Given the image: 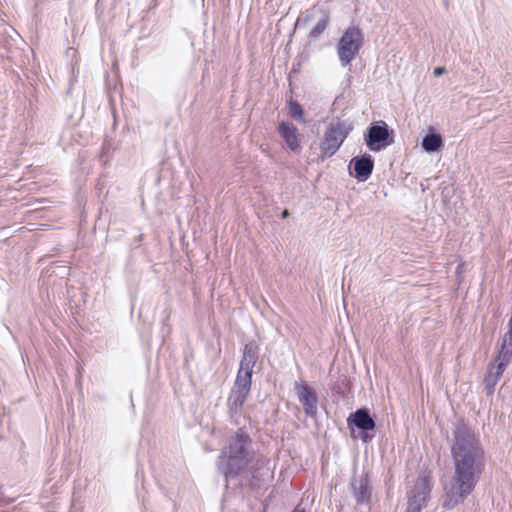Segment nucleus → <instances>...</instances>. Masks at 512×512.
Wrapping results in <instances>:
<instances>
[{
    "mask_svg": "<svg viewBox=\"0 0 512 512\" xmlns=\"http://www.w3.org/2000/svg\"><path fill=\"white\" fill-rule=\"evenodd\" d=\"M512 361V354L497 348L496 353L487 365L484 376V389L487 396H491L495 392V386L502 377L504 371Z\"/></svg>",
    "mask_w": 512,
    "mask_h": 512,
    "instance_id": "1a4fd4ad",
    "label": "nucleus"
},
{
    "mask_svg": "<svg viewBox=\"0 0 512 512\" xmlns=\"http://www.w3.org/2000/svg\"><path fill=\"white\" fill-rule=\"evenodd\" d=\"M143 241V234H139L135 239H134V242L132 244V248H137L141 242Z\"/></svg>",
    "mask_w": 512,
    "mask_h": 512,
    "instance_id": "412c9836",
    "label": "nucleus"
},
{
    "mask_svg": "<svg viewBox=\"0 0 512 512\" xmlns=\"http://www.w3.org/2000/svg\"><path fill=\"white\" fill-rule=\"evenodd\" d=\"M292 512H306V510L304 508H295Z\"/></svg>",
    "mask_w": 512,
    "mask_h": 512,
    "instance_id": "b1692460",
    "label": "nucleus"
},
{
    "mask_svg": "<svg viewBox=\"0 0 512 512\" xmlns=\"http://www.w3.org/2000/svg\"><path fill=\"white\" fill-rule=\"evenodd\" d=\"M289 215H290V213H289L288 209H284V210L281 212V218H282V219H286V218H288V217H289Z\"/></svg>",
    "mask_w": 512,
    "mask_h": 512,
    "instance_id": "5701e85b",
    "label": "nucleus"
},
{
    "mask_svg": "<svg viewBox=\"0 0 512 512\" xmlns=\"http://www.w3.org/2000/svg\"><path fill=\"white\" fill-rule=\"evenodd\" d=\"M365 43L364 33L359 26H348L336 44V51L342 67H346L358 55Z\"/></svg>",
    "mask_w": 512,
    "mask_h": 512,
    "instance_id": "423d86ee",
    "label": "nucleus"
},
{
    "mask_svg": "<svg viewBox=\"0 0 512 512\" xmlns=\"http://www.w3.org/2000/svg\"><path fill=\"white\" fill-rule=\"evenodd\" d=\"M254 457L252 438L243 428H238L228 438L216 462L217 471L224 478L226 490L237 495L246 489L260 488L258 470H250Z\"/></svg>",
    "mask_w": 512,
    "mask_h": 512,
    "instance_id": "f03ea898",
    "label": "nucleus"
},
{
    "mask_svg": "<svg viewBox=\"0 0 512 512\" xmlns=\"http://www.w3.org/2000/svg\"><path fill=\"white\" fill-rule=\"evenodd\" d=\"M374 166V158L372 155L365 152L350 159L348 163V173L358 182H365L371 177Z\"/></svg>",
    "mask_w": 512,
    "mask_h": 512,
    "instance_id": "f8f14e48",
    "label": "nucleus"
},
{
    "mask_svg": "<svg viewBox=\"0 0 512 512\" xmlns=\"http://www.w3.org/2000/svg\"><path fill=\"white\" fill-rule=\"evenodd\" d=\"M463 266H464V264H463V263H460V264H458V265H457V267H456V274H457V275H460V274L462 273V271H463Z\"/></svg>",
    "mask_w": 512,
    "mask_h": 512,
    "instance_id": "4be33fe9",
    "label": "nucleus"
},
{
    "mask_svg": "<svg viewBox=\"0 0 512 512\" xmlns=\"http://www.w3.org/2000/svg\"><path fill=\"white\" fill-rule=\"evenodd\" d=\"M171 317V308L166 307L162 312V332L169 333L171 330V326L169 324V320Z\"/></svg>",
    "mask_w": 512,
    "mask_h": 512,
    "instance_id": "6ab92c4d",
    "label": "nucleus"
},
{
    "mask_svg": "<svg viewBox=\"0 0 512 512\" xmlns=\"http://www.w3.org/2000/svg\"><path fill=\"white\" fill-rule=\"evenodd\" d=\"M287 110L290 117L300 123H305L304 109L297 100L291 98L289 101H287Z\"/></svg>",
    "mask_w": 512,
    "mask_h": 512,
    "instance_id": "a211bd4d",
    "label": "nucleus"
},
{
    "mask_svg": "<svg viewBox=\"0 0 512 512\" xmlns=\"http://www.w3.org/2000/svg\"><path fill=\"white\" fill-rule=\"evenodd\" d=\"M377 416L370 408L363 406L349 413L346 422L352 440L363 444L373 441L377 431Z\"/></svg>",
    "mask_w": 512,
    "mask_h": 512,
    "instance_id": "39448f33",
    "label": "nucleus"
},
{
    "mask_svg": "<svg viewBox=\"0 0 512 512\" xmlns=\"http://www.w3.org/2000/svg\"><path fill=\"white\" fill-rule=\"evenodd\" d=\"M322 16L317 21L316 25L311 29L309 33V38L311 40H317L322 33L327 29L330 23V13L328 10H321Z\"/></svg>",
    "mask_w": 512,
    "mask_h": 512,
    "instance_id": "f3484780",
    "label": "nucleus"
},
{
    "mask_svg": "<svg viewBox=\"0 0 512 512\" xmlns=\"http://www.w3.org/2000/svg\"><path fill=\"white\" fill-rule=\"evenodd\" d=\"M353 129L354 123L350 119H341L340 117L333 118L320 141L321 160L334 156Z\"/></svg>",
    "mask_w": 512,
    "mask_h": 512,
    "instance_id": "20e7f679",
    "label": "nucleus"
},
{
    "mask_svg": "<svg viewBox=\"0 0 512 512\" xmlns=\"http://www.w3.org/2000/svg\"><path fill=\"white\" fill-rule=\"evenodd\" d=\"M446 72V68L444 66H437L434 68L433 74L436 77L443 75Z\"/></svg>",
    "mask_w": 512,
    "mask_h": 512,
    "instance_id": "aec40b11",
    "label": "nucleus"
},
{
    "mask_svg": "<svg viewBox=\"0 0 512 512\" xmlns=\"http://www.w3.org/2000/svg\"><path fill=\"white\" fill-rule=\"evenodd\" d=\"M259 356L260 347L257 342L254 340L248 341L243 347L239 368L253 373V369L259 360Z\"/></svg>",
    "mask_w": 512,
    "mask_h": 512,
    "instance_id": "4468645a",
    "label": "nucleus"
},
{
    "mask_svg": "<svg viewBox=\"0 0 512 512\" xmlns=\"http://www.w3.org/2000/svg\"><path fill=\"white\" fill-rule=\"evenodd\" d=\"M277 132L291 151L295 153L300 152V134L298 128L293 123L281 121L278 124Z\"/></svg>",
    "mask_w": 512,
    "mask_h": 512,
    "instance_id": "ddd939ff",
    "label": "nucleus"
},
{
    "mask_svg": "<svg viewBox=\"0 0 512 512\" xmlns=\"http://www.w3.org/2000/svg\"><path fill=\"white\" fill-rule=\"evenodd\" d=\"M372 490L369 472L363 471L359 475L354 473L350 478L349 491L357 505H370Z\"/></svg>",
    "mask_w": 512,
    "mask_h": 512,
    "instance_id": "9d476101",
    "label": "nucleus"
},
{
    "mask_svg": "<svg viewBox=\"0 0 512 512\" xmlns=\"http://www.w3.org/2000/svg\"><path fill=\"white\" fill-rule=\"evenodd\" d=\"M394 130L383 121H373L366 128L363 140L372 152H380L394 143Z\"/></svg>",
    "mask_w": 512,
    "mask_h": 512,
    "instance_id": "6e6552de",
    "label": "nucleus"
},
{
    "mask_svg": "<svg viewBox=\"0 0 512 512\" xmlns=\"http://www.w3.org/2000/svg\"><path fill=\"white\" fill-rule=\"evenodd\" d=\"M450 455L453 471L443 486L441 507L452 510L474 492L485 469L486 451L474 429L461 418L453 424Z\"/></svg>",
    "mask_w": 512,
    "mask_h": 512,
    "instance_id": "f257e3e1",
    "label": "nucleus"
},
{
    "mask_svg": "<svg viewBox=\"0 0 512 512\" xmlns=\"http://www.w3.org/2000/svg\"><path fill=\"white\" fill-rule=\"evenodd\" d=\"M25 447V443L24 441H21V448H24Z\"/></svg>",
    "mask_w": 512,
    "mask_h": 512,
    "instance_id": "393cba45",
    "label": "nucleus"
},
{
    "mask_svg": "<svg viewBox=\"0 0 512 512\" xmlns=\"http://www.w3.org/2000/svg\"><path fill=\"white\" fill-rule=\"evenodd\" d=\"M434 483L431 472L422 471L416 478L414 485L407 491L405 512H422L428 505Z\"/></svg>",
    "mask_w": 512,
    "mask_h": 512,
    "instance_id": "0eeeda50",
    "label": "nucleus"
},
{
    "mask_svg": "<svg viewBox=\"0 0 512 512\" xmlns=\"http://www.w3.org/2000/svg\"><path fill=\"white\" fill-rule=\"evenodd\" d=\"M329 387L333 394L345 398L347 393L351 391V380L345 374L332 375Z\"/></svg>",
    "mask_w": 512,
    "mask_h": 512,
    "instance_id": "dca6fc26",
    "label": "nucleus"
},
{
    "mask_svg": "<svg viewBox=\"0 0 512 512\" xmlns=\"http://www.w3.org/2000/svg\"><path fill=\"white\" fill-rule=\"evenodd\" d=\"M294 390L305 415L315 419L318 413V395L316 390L306 381H295Z\"/></svg>",
    "mask_w": 512,
    "mask_h": 512,
    "instance_id": "9b49d317",
    "label": "nucleus"
},
{
    "mask_svg": "<svg viewBox=\"0 0 512 512\" xmlns=\"http://www.w3.org/2000/svg\"><path fill=\"white\" fill-rule=\"evenodd\" d=\"M253 373L238 368L235 381L229 392L226 406L229 421L240 425V415L251 391Z\"/></svg>",
    "mask_w": 512,
    "mask_h": 512,
    "instance_id": "7ed1b4c3",
    "label": "nucleus"
},
{
    "mask_svg": "<svg viewBox=\"0 0 512 512\" xmlns=\"http://www.w3.org/2000/svg\"><path fill=\"white\" fill-rule=\"evenodd\" d=\"M421 147L425 152L430 154L439 152L444 147V139L434 127H429L427 133L421 140Z\"/></svg>",
    "mask_w": 512,
    "mask_h": 512,
    "instance_id": "2eb2a0df",
    "label": "nucleus"
}]
</instances>
